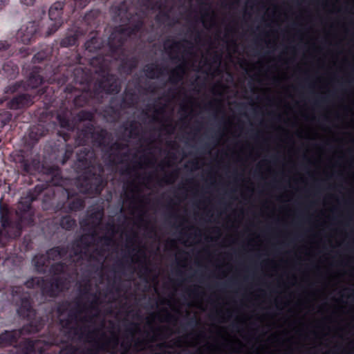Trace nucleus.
Instances as JSON below:
<instances>
[{
    "label": "nucleus",
    "mask_w": 354,
    "mask_h": 354,
    "mask_svg": "<svg viewBox=\"0 0 354 354\" xmlns=\"http://www.w3.org/2000/svg\"><path fill=\"white\" fill-rule=\"evenodd\" d=\"M59 322H60V325L62 326V327L63 328H64V329H71V325L72 324V321L71 319H68V317L65 318V319H60Z\"/></svg>",
    "instance_id": "nucleus-52"
},
{
    "label": "nucleus",
    "mask_w": 354,
    "mask_h": 354,
    "mask_svg": "<svg viewBox=\"0 0 354 354\" xmlns=\"http://www.w3.org/2000/svg\"><path fill=\"white\" fill-rule=\"evenodd\" d=\"M11 295L16 306H18L17 313L19 316L29 318L35 315L31 295L28 291L25 290L23 286L12 287Z\"/></svg>",
    "instance_id": "nucleus-7"
},
{
    "label": "nucleus",
    "mask_w": 354,
    "mask_h": 354,
    "mask_svg": "<svg viewBox=\"0 0 354 354\" xmlns=\"http://www.w3.org/2000/svg\"><path fill=\"white\" fill-rule=\"evenodd\" d=\"M73 150L74 147L72 145L69 144L65 145L64 153L62 160V165H64L71 158Z\"/></svg>",
    "instance_id": "nucleus-44"
},
{
    "label": "nucleus",
    "mask_w": 354,
    "mask_h": 354,
    "mask_svg": "<svg viewBox=\"0 0 354 354\" xmlns=\"http://www.w3.org/2000/svg\"><path fill=\"white\" fill-rule=\"evenodd\" d=\"M35 97V95L29 93L17 94L8 102V107L13 110L28 108L34 103Z\"/></svg>",
    "instance_id": "nucleus-12"
},
{
    "label": "nucleus",
    "mask_w": 354,
    "mask_h": 354,
    "mask_svg": "<svg viewBox=\"0 0 354 354\" xmlns=\"http://www.w3.org/2000/svg\"><path fill=\"white\" fill-rule=\"evenodd\" d=\"M20 3L26 6H32L34 5L35 0H19Z\"/></svg>",
    "instance_id": "nucleus-60"
},
{
    "label": "nucleus",
    "mask_w": 354,
    "mask_h": 354,
    "mask_svg": "<svg viewBox=\"0 0 354 354\" xmlns=\"http://www.w3.org/2000/svg\"><path fill=\"white\" fill-rule=\"evenodd\" d=\"M8 51V54H14L15 48L12 47V44L8 41H0V52Z\"/></svg>",
    "instance_id": "nucleus-45"
},
{
    "label": "nucleus",
    "mask_w": 354,
    "mask_h": 354,
    "mask_svg": "<svg viewBox=\"0 0 354 354\" xmlns=\"http://www.w3.org/2000/svg\"><path fill=\"white\" fill-rule=\"evenodd\" d=\"M171 320H176V319L174 317V316H173L167 311L166 321L170 322Z\"/></svg>",
    "instance_id": "nucleus-62"
},
{
    "label": "nucleus",
    "mask_w": 354,
    "mask_h": 354,
    "mask_svg": "<svg viewBox=\"0 0 354 354\" xmlns=\"http://www.w3.org/2000/svg\"><path fill=\"white\" fill-rule=\"evenodd\" d=\"M104 187V180L101 175H97L93 179L85 180L80 183L79 192L89 196H99Z\"/></svg>",
    "instance_id": "nucleus-11"
},
{
    "label": "nucleus",
    "mask_w": 354,
    "mask_h": 354,
    "mask_svg": "<svg viewBox=\"0 0 354 354\" xmlns=\"http://www.w3.org/2000/svg\"><path fill=\"white\" fill-rule=\"evenodd\" d=\"M71 62H66L63 65H59L57 68L53 70V80H57L58 83L64 84L71 80L75 86L80 85L81 88H91L92 75L86 68H83L75 64H80L82 57L77 52L73 53L70 57Z\"/></svg>",
    "instance_id": "nucleus-3"
},
{
    "label": "nucleus",
    "mask_w": 354,
    "mask_h": 354,
    "mask_svg": "<svg viewBox=\"0 0 354 354\" xmlns=\"http://www.w3.org/2000/svg\"><path fill=\"white\" fill-rule=\"evenodd\" d=\"M48 261L46 254L35 255L32 259V263L37 272L41 274L46 273Z\"/></svg>",
    "instance_id": "nucleus-29"
},
{
    "label": "nucleus",
    "mask_w": 354,
    "mask_h": 354,
    "mask_svg": "<svg viewBox=\"0 0 354 354\" xmlns=\"http://www.w3.org/2000/svg\"><path fill=\"white\" fill-rule=\"evenodd\" d=\"M44 169L45 173L50 178V183L55 186L53 191L54 194H60L63 198V201L57 203V210L68 214L83 209L85 206V201L79 196L77 189L64 188L60 185L62 172L59 167L50 166Z\"/></svg>",
    "instance_id": "nucleus-2"
},
{
    "label": "nucleus",
    "mask_w": 354,
    "mask_h": 354,
    "mask_svg": "<svg viewBox=\"0 0 354 354\" xmlns=\"http://www.w3.org/2000/svg\"><path fill=\"white\" fill-rule=\"evenodd\" d=\"M51 51V48L48 47H46L45 49L39 51L33 56L32 59V63L40 64L43 62H45L50 56Z\"/></svg>",
    "instance_id": "nucleus-35"
},
{
    "label": "nucleus",
    "mask_w": 354,
    "mask_h": 354,
    "mask_svg": "<svg viewBox=\"0 0 354 354\" xmlns=\"http://www.w3.org/2000/svg\"><path fill=\"white\" fill-rule=\"evenodd\" d=\"M81 313L80 310H71L68 315V318L71 319L73 322L77 319L78 315Z\"/></svg>",
    "instance_id": "nucleus-53"
},
{
    "label": "nucleus",
    "mask_w": 354,
    "mask_h": 354,
    "mask_svg": "<svg viewBox=\"0 0 354 354\" xmlns=\"http://www.w3.org/2000/svg\"><path fill=\"white\" fill-rule=\"evenodd\" d=\"M99 15V12L96 10H91L87 12L84 17V21L91 26H95L97 21V17Z\"/></svg>",
    "instance_id": "nucleus-40"
},
{
    "label": "nucleus",
    "mask_w": 354,
    "mask_h": 354,
    "mask_svg": "<svg viewBox=\"0 0 354 354\" xmlns=\"http://www.w3.org/2000/svg\"><path fill=\"white\" fill-rule=\"evenodd\" d=\"M21 88L26 89L25 83L23 81L16 82L6 86L4 89V93L13 94L19 91Z\"/></svg>",
    "instance_id": "nucleus-39"
},
{
    "label": "nucleus",
    "mask_w": 354,
    "mask_h": 354,
    "mask_svg": "<svg viewBox=\"0 0 354 354\" xmlns=\"http://www.w3.org/2000/svg\"><path fill=\"white\" fill-rule=\"evenodd\" d=\"M60 226L66 230H71L76 225V221L71 216H62L60 220Z\"/></svg>",
    "instance_id": "nucleus-37"
},
{
    "label": "nucleus",
    "mask_w": 354,
    "mask_h": 354,
    "mask_svg": "<svg viewBox=\"0 0 354 354\" xmlns=\"http://www.w3.org/2000/svg\"><path fill=\"white\" fill-rule=\"evenodd\" d=\"M165 70V67H160L156 64H149L145 65L143 68V72L145 76L150 80L158 78L164 74Z\"/></svg>",
    "instance_id": "nucleus-23"
},
{
    "label": "nucleus",
    "mask_w": 354,
    "mask_h": 354,
    "mask_svg": "<svg viewBox=\"0 0 354 354\" xmlns=\"http://www.w3.org/2000/svg\"><path fill=\"white\" fill-rule=\"evenodd\" d=\"M75 243H79V245L82 247V249L87 250L90 246V243L88 239L84 236H81L80 239L74 241Z\"/></svg>",
    "instance_id": "nucleus-49"
},
{
    "label": "nucleus",
    "mask_w": 354,
    "mask_h": 354,
    "mask_svg": "<svg viewBox=\"0 0 354 354\" xmlns=\"http://www.w3.org/2000/svg\"><path fill=\"white\" fill-rule=\"evenodd\" d=\"M139 329L138 325L136 323H131L130 326L127 328V332L133 337L135 333Z\"/></svg>",
    "instance_id": "nucleus-51"
},
{
    "label": "nucleus",
    "mask_w": 354,
    "mask_h": 354,
    "mask_svg": "<svg viewBox=\"0 0 354 354\" xmlns=\"http://www.w3.org/2000/svg\"><path fill=\"white\" fill-rule=\"evenodd\" d=\"M67 268L68 266L66 263L59 261L53 263L50 266L49 272L53 275V277H61V274H64L66 272Z\"/></svg>",
    "instance_id": "nucleus-34"
},
{
    "label": "nucleus",
    "mask_w": 354,
    "mask_h": 354,
    "mask_svg": "<svg viewBox=\"0 0 354 354\" xmlns=\"http://www.w3.org/2000/svg\"><path fill=\"white\" fill-rule=\"evenodd\" d=\"M138 238V234L136 232H133L131 236H128L127 237V241L129 243H134Z\"/></svg>",
    "instance_id": "nucleus-58"
},
{
    "label": "nucleus",
    "mask_w": 354,
    "mask_h": 354,
    "mask_svg": "<svg viewBox=\"0 0 354 354\" xmlns=\"http://www.w3.org/2000/svg\"><path fill=\"white\" fill-rule=\"evenodd\" d=\"M58 136L59 137L62 138L65 142H67L71 138V135H70L69 132H66V131H59Z\"/></svg>",
    "instance_id": "nucleus-57"
},
{
    "label": "nucleus",
    "mask_w": 354,
    "mask_h": 354,
    "mask_svg": "<svg viewBox=\"0 0 354 354\" xmlns=\"http://www.w3.org/2000/svg\"><path fill=\"white\" fill-rule=\"evenodd\" d=\"M221 59V56L218 54H215L213 57L214 62H220Z\"/></svg>",
    "instance_id": "nucleus-64"
},
{
    "label": "nucleus",
    "mask_w": 354,
    "mask_h": 354,
    "mask_svg": "<svg viewBox=\"0 0 354 354\" xmlns=\"http://www.w3.org/2000/svg\"><path fill=\"white\" fill-rule=\"evenodd\" d=\"M111 103V104L104 110V116L109 120L114 121L120 117V111L124 109L120 108L119 103L114 104L113 99H112Z\"/></svg>",
    "instance_id": "nucleus-26"
},
{
    "label": "nucleus",
    "mask_w": 354,
    "mask_h": 354,
    "mask_svg": "<svg viewBox=\"0 0 354 354\" xmlns=\"http://www.w3.org/2000/svg\"><path fill=\"white\" fill-rule=\"evenodd\" d=\"M128 145L120 142H114L111 145L107 144L105 150V154L108 155L110 162H113V158H118L119 152L127 148Z\"/></svg>",
    "instance_id": "nucleus-20"
},
{
    "label": "nucleus",
    "mask_w": 354,
    "mask_h": 354,
    "mask_svg": "<svg viewBox=\"0 0 354 354\" xmlns=\"http://www.w3.org/2000/svg\"><path fill=\"white\" fill-rule=\"evenodd\" d=\"M160 17H162L165 19H168L169 18V13L167 12H160V14L158 15H157L156 17V20L157 21H160Z\"/></svg>",
    "instance_id": "nucleus-59"
},
{
    "label": "nucleus",
    "mask_w": 354,
    "mask_h": 354,
    "mask_svg": "<svg viewBox=\"0 0 354 354\" xmlns=\"http://www.w3.org/2000/svg\"><path fill=\"white\" fill-rule=\"evenodd\" d=\"M143 26V20L139 18L130 26L116 27L109 37L107 43L112 55L116 58L124 55V45L127 38L138 33Z\"/></svg>",
    "instance_id": "nucleus-4"
},
{
    "label": "nucleus",
    "mask_w": 354,
    "mask_h": 354,
    "mask_svg": "<svg viewBox=\"0 0 354 354\" xmlns=\"http://www.w3.org/2000/svg\"><path fill=\"white\" fill-rule=\"evenodd\" d=\"M44 282L45 279L44 277H32L25 281L24 286L29 289L39 288L41 295H43V287Z\"/></svg>",
    "instance_id": "nucleus-33"
},
{
    "label": "nucleus",
    "mask_w": 354,
    "mask_h": 354,
    "mask_svg": "<svg viewBox=\"0 0 354 354\" xmlns=\"http://www.w3.org/2000/svg\"><path fill=\"white\" fill-rule=\"evenodd\" d=\"M91 0H70L67 3L56 1L49 8L48 16L50 21H53L48 28L46 32V37L54 34L63 24V13L64 7L66 5L70 6V12H73L76 9H82L90 2Z\"/></svg>",
    "instance_id": "nucleus-5"
},
{
    "label": "nucleus",
    "mask_w": 354,
    "mask_h": 354,
    "mask_svg": "<svg viewBox=\"0 0 354 354\" xmlns=\"http://www.w3.org/2000/svg\"><path fill=\"white\" fill-rule=\"evenodd\" d=\"M6 229H0V247H4L8 239V233L6 232Z\"/></svg>",
    "instance_id": "nucleus-48"
},
{
    "label": "nucleus",
    "mask_w": 354,
    "mask_h": 354,
    "mask_svg": "<svg viewBox=\"0 0 354 354\" xmlns=\"http://www.w3.org/2000/svg\"><path fill=\"white\" fill-rule=\"evenodd\" d=\"M118 344V337L116 335H113L111 337L106 339V342L100 344L96 343L93 348L86 351H80L77 347L72 346L67 352V354H97L100 351H106L109 347L115 348Z\"/></svg>",
    "instance_id": "nucleus-10"
},
{
    "label": "nucleus",
    "mask_w": 354,
    "mask_h": 354,
    "mask_svg": "<svg viewBox=\"0 0 354 354\" xmlns=\"http://www.w3.org/2000/svg\"><path fill=\"white\" fill-rule=\"evenodd\" d=\"M39 35V22L31 21L21 26L17 33V39L24 44H28L35 41Z\"/></svg>",
    "instance_id": "nucleus-8"
},
{
    "label": "nucleus",
    "mask_w": 354,
    "mask_h": 354,
    "mask_svg": "<svg viewBox=\"0 0 354 354\" xmlns=\"http://www.w3.org/2000/svg\"><path fill=\"white\" fill-rule=\"evenodd\" d=\"M12 118V114L8 111H2L0 112V127L3 128L8 124Z\"/></svg>",
    "instance_id": "nucleus-43"
},
{
    "label": "nucleus",
    "mask_w": 354,
    "mask_h": 354,
    "mask_svg": "<svg viewBox=\"0 0 354 354\" xmlns=\"http://www.w3.org/2000/svg\"><path fill=\"white\" fill-rule=\"evenodd\" d=\"M44 191L43 185H36L33 192H30L28 196L19 202V210L21 214H26L30 212L32 208V202L37 199V196L34 193L36 192L37 195L40 194Z\"/></svg>",
    "instance_id": "nucleus-18"
},
{
    "label": "nucleus",
    "mask_w": 354,
    "mask_h": 354,
    "mask_svg": "<svg viewBox=\"0 0 354 354\" xmlns=\"http://www.w3.org/2000/svg\"><path fill=\"white\" fill-rule=\"evenodd\" d=\"M81 34L82 33L78 30L68 32L61 40L60 46L62 47H71L75 46L77 44L78 38Z\"/></svg>",
    "instance_id": "nucleus-28"
},
{
    "label": "nucleus",
    "mask_w": 354,
    "mask_h": 354,
    "mask_svg": "<svg viewBox=\"0 0 354 354\" xmlns=\"http://www.w3.org/2000/svg\"><path fill=\"white\" fill-rule=\"evenodd\" d=\"M124 130L128 133L129 138H137L140 136V124L136 120H131L123 125Z\"/></svg>",
    "instance_id": "nucleus-30"
},
{
    "label": "nucleus",
    "mask_w": 354,
    "mask_h": 354,
    "mask_svg": "<svg viewBox=\"0 0 354 354\" xmlns=\"http://www.w3.org/2000/svg\"><path fill=\"white\" fill-rule=\"evenodd\" d=\"M2 75L10 80L17 77L19 73V67L12 60H8L3 63L1 71Z\"/></svg>",
    "instance_id": "nucleus-21"
},
{
    "label": "nucleus",
    "mask_w": 354,
    "mask_h": 354,
    "mask_svg": "<svg viewBox=\"0 0 354 354\" xmlns=\"http://www.w3.org/2000/svg\"><path fill=\"white\" fill-rule=\"evenodd\" d=\"M82 247H81L79 243L73 242L72 246L71 248V252L69 254L70 259H73L75 257L81 258L82 256Z\"/></svg>",
    "instance_id": "nucleus-41"
},
{
    "label": "nucleus",
    "mask_w": 354,
    "mask_h": 354,
    "mask_svg": "<svg viewBox=\"0 0 354 354\" xmlns=\"http://www.w3.org/2000/svg\"><path fill=\"white\" fill-rule=\"evenodd\" d=\"M102 213L100 212H93L89 215L90 218L95 219L97 223H99L102 220Z\"/></svg>",
    "instance_id": "nucleus-54"
},
{
    "label": "nucleus",
    "mask_w": 354,
    "mask_h": 354,
    "mask_svg": "<svg viewBox=\"0 0 354 354\" xmlns=\"http://www.w3.org/2000/svg\"><path fill=\"white\" fill-rule=\"evenodd\" d=\"M100 241H103L104 245L106 246L110 245L111 243L113 241L112 237L108 236H103L100 237Z\"/></svg>",
    "instance_id": "nucleus-56"
},
{
    "label": "nucleus",
    "mask_w": 354,
    "mask_h": 354,
    "mask_svg": "<svg viewBox=\"0 0 354 354\" xmlns=\"http://www.w3.org/2000/svg\"><path fill=\"white\" fill-rule=\"evenodd\" d=\"M0 222L2 228L7 229L12 224L10 218V210L7 205L0 203Z\"/></svg>",
    "instance_id": "nucleus-32"
},
{
    "label": "nucleus",
    "mask_w": 354,
    "mask_h": 354,
    "mask_svg": "<svg viewBox=\"0 0 354 354\" xmlns=\"http://www.w3.org/2000/svg\"><path fill=\"white\" fill-rule=\"evenodd\" d=\"M10 0H0V10L8 5Z\"/></svg>",
    "instance_id": "nucleus-61"
},
{
    "label": "nucleus",
    "mask_w": 354,
    "mask_h": 354,
    "mask_svg": "<svg viewBox=\"0 0 354 354\" xmlns=\"http://www.w3.org/2000/svg\"><path fill=\"white\" fill-rule=\"evenodd\" d=\"M185 74V65L184 63L178 65L169 73V82L171 84H178L180 82Z\"/></svg>",
    "instance_id": "nucleus-25"
},
{
    "label": "nucleus",
    "mask_w": 354,
    "mask_h": 354,
    "mask_svg": "<svg viewBox=\"0 0 354 354\" xmlns=\"http://www.w3.org/2000/svg\"><path fill=\"white\" fill-rule=\"evenodd\" d=\"M138 102V96L133 88H125L119 101L120 108L126 109L133 107Z\"/></svg>",
    "instance_id": "nucleus-19"
},
{
    "label": "nucleus",
    "mask_w": 354,
    "mask_h": 354,
    "mask_svg": "<svg viewBox=\"0 0 354 354\" xmlns=\"http://www.w3.org/2000/svg\"><path fill=\"white\" fill-rule=\"evenodd\" d=\"M66 279L64 277H52L45 279L43 287V296L55 298L63 291L66 286Z\"/></svg>",
    "instance_id": "nucleus-9"
},
{
    "label": "nucleus",
    "mask_w": 354,
    "mask_h": 354,
    "mask_svg": "<svg viewBox=\"0 0 354 354\" xmlns=\"http://www.w3.org/2000/svg\"><path fill=\"white\" fill-rule=\"evenodd\" d=\"M151 270L149 267L148 263L145 261L140 267L139 270L140 277H143L144 279H147L149 275L151 274Z\"/></svg>",
    "instance_id": "nucleus-46"
},
{
    "label": "nucleus",
    "mask_w": 354,
    "mask_h": 354,
    "mask_svg": "<svg viewBox=\"0 0 354 354\" xmlns=\"http://www.w3.org/2000/svg\"><path fill=\"white\" fill-rule=\"evenodd\" d=\"M19 54H20L22 57H25L30 54V48L28 47H21L19 49Z\"/></svg>",
    "instance_id": "nucleus-55"
},
{
    "label": "nucleus",
    "mask_w": 354,
    "mask_h": 354,
    "mask_svg": "<svg viewBox=\"0 0 354 354\" xmlns=\"http://www.w3.org/2000/svg\"><path fill=\"white\" fill-rule=\"evenodd\" d=\"M79 122H88L93 123L95 120V115L91 111L82 110L79 111L76 115Z\"/></svg>",
    "instance_id": "nucleus-36"
},
{
    "label": "nucleus",
    "mask_w": 354,
    "mask_h": 354,
    "mask_svg": "<svg viewBox=\"0 0 354 354\" xmlns=\"http://www.w3.org/2000/svg\"><path fill=\"white\" fill-rule=\"evenodd\" d=\"M95 127L93 123L86 122L77 132L75 142L78 145L84 146L91 139Z\"/></svg>",
    "instance_id": "nucleus-16"
},
{
    "label": "nucleus",
    "mask_w": 354,
    "mask_h": 354,
    "mask_svg": "<svg viewBox=\"0 0 354 354\" xmlns=\"http://www.w3.org/2000/svg\"><path fill=\"white\" fill-rule=\"evenodd\" d=\"M84 46L86 50L89 53H96L98 50H101L104 46V41L97 36V33H95V35L86 41Z\"/></svg>",
    "instance_id": "nucleus-27"
},
{
    "label": "nucleus",
    "mask_w": 354,
    "mask_h": 354,
    "mask_svg": "<svg viewBox=\"0 0 354 354\" xmlns=\"http://www.w3.org/2000/svg\"><path fill=\"white\" fill-rule=\"evenodd\" d=\"M108 132L104 129H100L99 130H96L95 129L94 133L92 135L91 140L98 147H106V145L105 142L106 138L107 136Z\"/></svg>",
    "instance_id": "nucleus-31"
},
{
    "label": "nucleus",
    "mask_w": 354,
    "mask_h": 354,
    "mask_svg": "<svg viewBox=\"0 0 354 354\" xmlns=\"http://www.w3.org/2000/svg\"><path fill=\"white\" fill-rule=\"evenodd\" d=\"M43 69L39 66H34L25 83L26 88H36L44 82Z\"/></svg>",
    "instance_id": "nucleus-15"
},
{
    "label": "nucleus",
    "mask_w": 354,
    "mask_h": 354,
    "mask_svg": "<svg viewBox=\"0 0 354 354\" xmlns=\"http://www.w3.org/2000/svg\"><path fill=\"white\" fill-rule=\"evenodd\" d=\"M169 41V40H166L164 42V48L165 50L170 55L171 53V51H173L174 50H179L183 46V44L180 41L172 40L171 44H169L168 43Z\"/></svg>",
    "instance_id": "nucleus-42"
},
{
    "label": "nucleus",
    "mask_w": 354,
    "mask_h": 354,
    "mask_svg": "<svg viewBox=\"0 0 354 354\" xmlns=\"http://www.w3.org/2000/svg\"><path fill=\"white\" fill-rule=\"evenodd\" d=\"M19 167H20V169H21V171L24 174L30 173L31 165H30V162H28V160L23 159L19 163Z\"/></svg>",
    "instance_id": "nucleus-47"
},
{
    "label": "nucleus",
    "mask_w": 354,
    "mask_h": 354,
    "mask_svg": "<svg viewBox=\"0 0 354 354\" xmlns=\"http://www.w3.org/2000/svg\"><path fill=\"white\" fill-rule=\"evenodd\" d=\"M108 48H109L108 46ZM113 60L121 61L119 66V69L125 72L127 74H130L138 64V59L136 57L133 56L129 58L126 57L125 48H124V55H122L119 58H116L112 55V53L109 48L108 53L105 55L99 53L97 55L92 59V64L97 66L100 70L103 72V75L109 73L106 71L109 69L111 63Z\"/></svg>",
    "instance_id": "nucleus-6"
},
{
    "label": "nucleus",
    "mask_w": 354,
    "mask_h": 354,
    "mask_svg": "<svg viewBox=\"0 0 354 354\" xmlns=\"http://www.w3.org/2000/svg\"><path fill=\"white\" fill-rule=\"evenodd\" d=\"M95 154L93 149L84 147L77 153V160L79 167L84 169H89L93 166Z\"/></svg>",
    "instance_id": "nucleus-14"
},
{
    "label": "nucleus",
    "mask_w": 354,
    "mask_h": 354,
    "mask_svg": "<svg viewBox=\"0 0 354 354\" xmlns=\"http://www.w3.org/2000/svg\"><path fill=\"white\" fill-rule=\"evenodd\" d=\"M198 323V321L196 318H192L190 321L187 323L189 326H195Z\"/></svg>",
    "instance_id": "nucleus-63"
},
{
    "label": "nucleus",
    "mask_w": 354,
    "mask_h": 354,
    "mask_svg": "<svg viewBox=\"0 0 354 354\" xmlns=\"http://www.w3.org/2000/svg\"><path fill=\"white\" fill-rule=\"evenodd\" d=\"M178 176V170L175 169L170 173L165 174L164 176L159 180V184L164 183L167 185L172 184Z\"/></svg>",
    "instance_id": "nucleus-38"
},
{
    "label": "nucleus",
    "mask_w": 354,
    "mask_h": 354,
    "mask_svg": "<svg viewBox=\"0 0 354 354\" xmlns=\"http://www.w3.org/2000/svg\"><path fill=\"white\" fill-rule=\"evenodd\" d=\"M129 0H122L118 5H113L111 10L116 19L122 22L129 21L132 15L129 12Z\"/></svg>",
    "instance_id": "nucleus-13"
},
{
    "label": "nucleus",
    "mask_w": 354,
    "mask_h": 354,
    "mask_svg": "<svg viewBox=\"0 0 354 354\" xmlns=\"http://www.w3.org/2000/svg\"><path fill=\"white\" fill-rule=\"evenodd\" d=\"M57 120L61 128L65 129L68 131L75 130V124L70 119V114L67 111L58 113Z\"/></svg>",
    "instance_id": "nucleus-24"
},
{
    "label": "nucleus",
    "mask_w": 354,
    "mask_h": 354,
    "mask_svg": "<svg viewBox=\"0 0 354 354\" xmlns=\"http://www.w3.org/2000/svg\"><path fill=\"white\" fill-rule=\"evenodd\" d=\"M25 328L19 330H5L0 333V345L6 347L17 344Z\"/></svg>",
    "instance_id": "nucleus-17"
},
{
    "label": "nucleus",
    "mask_w": 354,
    "mask_h": 354,
    "mask_svg": "<svg viewBox=\"0 0 354 354\" xmlns=\"http://www.w3.org/2000/svg\"><path fill=\"white\" fill-rule=\"evenodd\" d=\"M69 247L65 245L55 246L46 251V255L48 260L55 261L62 259L68 254Z\"/></svg>",
    "instance_id": "nucleus-22"
},
{
    "label": "nucleus",
    "mask_w": 354,
    "mask_h": 354,
    "mask_svg": "<svg viewBox=\"0 0 354 354\" xmlns=\"http://www.w3.org/2000/svg\"><path fill=\"white\" fill-rule=\"evenodd\" d=\"M132 340L124 341L121 343L120 346L122 348V354H127L131 347Z\"/></svg>",
    "instance_id": "nucleus-50"
},
{
    "label": "nucleus",
    "mask_w": 354,
    "mask_h": 354,
    "mask_svg": "<svg viewBox=\"0 0 354 354\" xmlns=\"http://www.w3.org/2000/svg\"><path fill=\"white\" fill-rule=\"evenodd\" d=\"M77 90L82 91L80 94L75 95L73 104L76 107H82L92 102H100L104 93H118L121 90V83L116 75L107 73L95 82L92 88H77L69 84L65 87L64 92L72 94Z\"/></svg>",
    "instance_id": "nucleus-1"
}]
</instances>
